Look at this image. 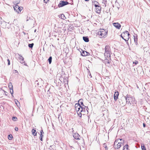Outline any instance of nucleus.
<instances>
[{
    "label": "nucleus",
    "mask_w": 150,
    "mask_h": 150,
    "mask_svg": "<svg viewBox=\"0 0 150 150\" xmlns=\"http://www.w3.org/2000/svg\"><path fill=\"white\" fill-rule=\"evenodd\" d=\"M107 33L108 31L103 29H100V30L98 32V34L100 38L106 37Z\"/></svg>",
    "instance_id": "obj_1"
},
{
    "label": "nucleus",
    "mask_w": 150,
    "mask_h": 150,
    "mask_svg": "<svg viewBox=\"0 0 150 150\" xmlns=\"http://www.w3.org/2000/svg\"><path fill=\"white\" fill-rule=\"evenodd\" d=\"M19 2L16 3V5L13 6V8L14 10L18 13L20 12L23 9V8L22 7H20L18 5H17V4H19Z\"/></svg>",
    "instance_id": "obj_2"
},
{
    "label": "nucleus",
    "mask_w": 150,
    "mask_h": 150,
    "mask_svg": "<svg viewBox=\"0 0 150 150\" xmlns=\"http://www.w3.org/2000/svg\"><path fill=\"white\" fill-rule=\"evenodd\" d=\"M69 4V2L67 1H60L59 3L58 4V6L59 8L61 7Z\"/></svg>",
    "instance_id": "obj_3"
},
{
    "label": "nucleus",
    "mask_w": 150,
    "mask_h": 150,
    "mask_svg": "<svg viewBox=\"0 0 150 150\" xmlns=\"http://www.w3.org/2000/svg\"><path fill=\"white\" fill-rule=\"evenodd\" d=\"M126 102H128V103H130L132 101V98L130 95H127L125 97Z\"/></svg>",
    "instance_id": "obj_4"
},
{
    "label": "nucleus",
    "mask_w": 150,
    "mask_h": 150,
    "mask_svg": "<svg viewBox=\"0 0 150 150\" xmlns=\"http://www.w3.org/2000/svg\"><path fill=\"white\" fill-rule=\"evenodd\" d=\"M81 115H82V114L84 115L86 113V110L85 109V108H86V106H85V105H81Z\"/></svg>",
    "instance_id": "obj_5"
},
{
    "label": "nucleus",
    "mask_w": 150,
    "mask_h": 150,
    "mask_svg": "<svg viewBox=\"0 0 150 150\" xmlns=\"http://www.w3.org/2000/svg\"><path fill=\"white\" fill-rule=\"evenodd\" d=\"M19 58L20 60V62L21 63L24 65H26L25 63V62L24 60L23 57L21 55H19Z\"/></svg>",
    "instance_id": "obj_6"
},
{
    "label": "nucleus",
    "mask_w": 150,
    "mask_h": 150,
    "mask_svg": "<svg viewBox=\"0 0 150 150\" xmlns=\"http://www.w3.org/2000/svg\"><path fill=\"white\" fill-rule=\"evenodd\" d=\"M123 144V142H119L116 145H114V147L115 149H118L120 147L121 145H122Z\"/></svg>",
    "instance_id": "obj_7"
},
{
    "label": "nucleus",
    "mask_w": 150,
    "mask_h": 150,
    "mask_svg": "<svg viewBox=\"0 0 150 150\" xmlns=\"http://www.w3.org/2000/svg\"><path fill=\"white\" fill-rule=\"evenodd\" d=\"M95 7H96V12L97 13H100L101 8V7L98 6V5H95Z\"/></svg>",
    "instance_id": "obj_8"
},
{
    "label": "nucleus",
    "mask_w": 150,
    "mask_h": 150,
    "mask_svg": "<svg viewBox=\"0 0 150 150\" xmlns=\"http://www.w3.org/2000/svg\"><path fill=\"white\" fill-rule=\"evenodd\" d=\"M81 55L83 56H86L90 55L89 53L84 50H82V52H81Z\"/></svg>",
    "instance_id": "obj_9"
},
{
    "label": "nucleus",
    "mask_w": 150,
    "mask_h": 150,
    "mask_svg": "<svg viewBox=\"0 0 150 150\" xmlns=\"http://www.w3.org/2000/svg\"><path fill=\"white\" fill-rule=\"evenodd\" d=\"M113 25L118 29H120L121 27L120 24L118 23H113Z\"/></svg>",
    "instance_id": "obj_10"
},
{
    "label": "nucleus",
    "mask_w": 150,
    "mask_h": 150,
    "mask_svg": "<svg viewBox=\"0 0 150 150\" xmlns=\"http://www.w3.org/2000/svg\"><path fill=\"white\" fill-rule=\"evenodd\" d=\"M81 105H80L79 106V107L78 108V109L77 110H76L77 114L80 117H81Z\"/></svg>",
    "instance_id": "obj_11"
},
{
    "label": "nucleus",
    "mask_w": 150,
    "mask_h": 150,
    "mask_svg": "<svg viewBox=\"0 0 150 150\" xmlns=\"http://www.w3.org/2000/svg\"><path fill=\"white\" fill-rule=\"evenodd\" d=\"M104 54L106 59L108 60L109 59H110V53H105Z\"/></svg>",
    "instance_id": "obj_12"
},
{
    "label": "nucleus",
    "mask_w": 150,
    "mask_h": 150,
    "mask_svg": "<svg viewBox=\"0 0 150 150\" xmlns=\"http://www.w3.org/2000/svg\"><path fill=\"white\" fill-rule=\"evenodd\" d=\"M73 136L74 138L77 140L79 139V137H80V135H79V134L77 133H75L73 134Z\"/></svg>",
    "instance_id": "obj_13"
},
{
    "label": "nucleus",
    "mask_w": 150,
    "mask_h": 150,
    "mask_svg": "<svg viewBox=\"0 0 150 150\" xmlns=\"http://www.w3.org/2000/svg\"><path fill=\"white\" fill-rule=\"evenodd\" d=\"M119 95L118 92L117 91V92H115L114 95V99L115 101H116L118 98V96Z\"/></svg>",
    "instance_id": "obj_14"
},
{
    "label": "nucleus",
    "mask_w": 150,
    "mask_h": 150,
    "mask_svg": "<svg viewBox=\"0 0 150 150\" xmlns=\"http://www.w3.org/2000/svg\"><path fill=\"white\" fill-rule=\"evenodd\" d=\"M105 53H110V47L106 45L105 46Z\"/></svg>",
    "instance_id": "obj_15"
},
{
    "label": "nucleus",
    "mask_w": 150,
    "mask_h": 150,
    "mask_svg": "<svg viewBox=\"0 0 150 150\" xmlns=\"http://www.w3.org/2000/svg\"><path fill=\"white\" fill-rule=\"evenodd\" d=\"M122 33H124V35L125 36V37H129V36L130 35L129 33H128L127 31H125Z\"/></svg>",
    "instance_id": "obj_16"
},
{
    "label": "nucleus",
    "mask_w": 150,
    "mask_h": 150,
    "mask_svg": "<svg viewBox=\"0 0 150 150\" xmlns=\"http://www.w3.org/2000/svg\"><path fill=\"white\" fill-rule=\"evenodd\" d=\"M83 40L86 42H88L89 41V38L87 36H83Z\"/></svg>",
    "instance_id": "obj_17"
},
{
    "label": "nucleus",
    "mask_w": 150,
    "mask_h": 150,
    "mask_svg": "<svg viewBox=\"0 0 150 150\" xmlns=\"http://www.w3.org/2000/svg\"><path fill=\"white\" fill-rule=\"evenodd\" d=\"M83 99H79V100L78 103H79V105H80L82 106L84 105H83Z\"/></svg>",
    "instance_id": "obj_18"
},
{
    "label": "nucleus",
    "mask_w": 150,
    "mask_h": 150,
    "mask_svg": "<svg viewBox=\"0 0 150 150\" xmlns=\"http://www.w3.org/2000/svg\"><path fill=\"white\" fill-rule=\"evenodd\" d=\"M31 132L32 133V134L34 136L37 135V132L36 131L35 129H33L31 131Z\"/></svg>",
    "instance_id": "obj_19"
},
{
    "label": "nucleus",
    "mask_w": 150,
    "mask_h": 150,
    "mask_svg": "<svg viewBox=\"0 0 150 150\" xmlns=\"http://www.w3.org/2000/svg\"><path fill=\"white\" fill-rule=\"evenodd\" d=\"M128 144H126L124 146L123 149V150H129L128 149Z\"/></svg>",
    "instance_id": "obj_20"
},
{
    "label": "nucleus",
    "mask_w": 150,
    "mask_h": 150,
    "mask_svg": "<svg viewBox=\"0 0 150 150\" xmlns=\"http://www.w3.org/2000/svg\"><path fill=\"white\" fill-rule=\"evenodd\" d=\"M52 57L51 56H50L48 59V61L50 64H51L52 62Z\"/></svg>",
    "instance_id": "obj_21"
},
{
    "label": "nucleus",
    "mask_w": 150,
    "mask_h": 150,
    "mask_svg": "<svg viewBox=\"0 0 150 150\" xmlns=\"http://www.w3.org/2000/svg\"><path fill=\"white\" fill-rule=\"evenodd\" d=\"M80 105H79V103H76L75 105V108L76 110H77L78 109V108L79 107V106H80Z\"/></svg>",
    "instance_id": "obj_22"
},
{
    "label": "nucleus",
    "mask_w": 150,
    "mask_h": 150,
    "mask_svg": "<svg viewBox=\"0 0 150 150\" xmlns=\"http://www.w3.org/2000/svg\"><path fill=\"white\" fill-rule=\"evenodd\" d=\"M60 18L64 20L66 18L64 15L63 14H61Z\"/></svg>",
    "instance_id": "obj_23"
},
{
    "label": "nucleus",
    "mask_w": 150,
    "mask_h": 150,
    "mask_svg": "<svg viewBox=\"0 0 150 150\" xmlns=\"http://www.w3.org/2000/svg\"><path fill=\"white\" fill-rule=\"evenodd\" d=\"M8 86L9 89H13V86L11 83H9Z\"/></svg>",
    "instance_id": "obj_24"
},
{
    "label": "nucleus",
    "mask_w": 150,
    "mask_h": 150,
    "mask_svg": "<svg viewBox=\"0 0 150 150\" xmlns=\"http://www.w3.org/2000/svg\"><path fill=\"white\" fill-rule=\"evenodd\" d=\"M92 3L93 4H94V5L95 6V5H98V4H99L98 2L96 1H92Z\"/></svg>",
    "instance_id": "obj_25"
},
{
    "label": "nucleus",
    "mask_w": 150,
    "mask_h": 150,
    "mask_svg": "<svg viewBox=\"0 0 150 150\" xmlns=\"http://www.w3.org/2000/svg\"><path fill=\"white\" fill-rule=\"evenodd\" d=\"M137 35L136 36L134 35V42H135V43H137Z\"/></svg>",
    "instance_id": "obj_26"
},
{
    "label": "nucleus",
    "mask_w": 150,
    "mask_h": 150,
    "mask_svg": "<svg viewBox=\"0 0 150 150\" xmlns=\"http://www.w3.org/2000/svg\"><path fill=\"white\" fill-rule=\"evenodd\" d=\"M34 43H32L31 44H29L28 45V46L30 48H32L33 45H34Z\"/></svg>",
    "instance_id": "obj_27"
},
{
    "label": "nucleus",
    "mask_w": 150,
    "mask_h": 150,
    "mask_svg": "<svg viewBox=\"0 0 150 150\" xmlns=\"http://www.w3.org/2000/svg\"><path fill=\"white\" fill-rule=\"evenodd\" d=\"M103 146L105 148V150H108V148L107 147V145L105 143H104L103 144Z\"/></svg>",
    "instance_id": "obj_28"
},
{
    "label": "nucleus",
    "mask_w": 150,
    "mask_h": 150,
    "mask_svg": "<svg viewBox=\"0 0 150 150\" xmlns=\"http://www.w3.org/2000/svg\"><path fill=\"white\" fill-rule=\"evenodd\" d=\"M12 138V135L11 134H9L8 136V138L10 140H11Z\"/></svg>",
    "instance_id": "obj_29"
},
{
    "label": "nucleus",
    "mask_w": 150,
    "mask_h": 150,
    "mask_svg": "<svg viewBox=\"0 0 150 150\" xmlns=\"http://www.w3.org/2000/svg\"><path fill=\"white\" fill-rule=\"evenodd\" d=\"M119 101L120 105H124V104H123V103L122 102V100H121L120 99H119Z\"/></svg>",
    "instance_id": "obj_30"
},
{
    "label": "nucleus",
    "mask_w": 150,
    "mask_h": 150,
    "mask_svg": "<svg viewBox=\"0 0 150 150\" xmlns=\"http://www.w3.org/2000/svg\"><path fill=\"white\" fill-rule=\"evenodd\" d=\"M12 119L14 121H16L17 120V118L16 117H13Z\"/></svg>",
    "instance_id": "obj_31"
},
{
    "label": "nucleus",
    "mask_w": 150,
    "mask_h": 150,
    "mask_svg": "<svg viewBox=\"0 0 150 150\" xmlns=\"http://www.w3.org/2000/svg\"><path fill=\"white\" fill-rule=\"evenodd\" d=\"M121 37L123 39H124V38H125V36L124 35V33H122L120 35Z\"/></svg>",
    "instance_id": "obj_32"
},
{
    "label": "nucleus",
    "mask_w": 150,
    "mask_h": 150,
    "mask_svg": "<svg viewBox=\"0 0 150 150\" xmlns=\"http://www.w3.org/2000/svg\"><path fill=\"white\" fill-rule=\"evenodd\" d=\"M118 139L117 140L115 141L114 143V145H116L117 144V143H119V142H118Z\"/></svg>",
    "instance_id": "obj_33"
},
{
    "label": "nucleus",
    "mask_w": 150,
    "mask_h": 150,
    "mask_svg": "<svg viewBox=\"0 0 150 150\" xmlns=\"http://www.w3.org/2000/svg\"><path fill=\"white\" fill-rule=\"evenodd\" d=\"M141 148L142 150H146V148L144 145L142 146Z\"/></svg>",
    "instance_id": "obj_34"
},
{
    "label": "nucleus",
    "mask_w": 150,
    "mask_h": 150,
    "mask_svg": "<svg viewBox=\"0 0 150 150\" xmlns=\"http://www.w3.org/2000/svg\"><path fill=\"white\" fill-rule=\"evenodd\" d=\"M86 110V113H88V110H89L88 107L86 106V108H85Z\"/></svg>",
    "instance_id": "obj_35"
},
{
    "label": "nucleus",
    "mask_w": 150,
    "mask_h": 150,
    "mask_svg": "<svg viewBox=\"0 0 150 150\" xmlns=\"http://www.w3.org/2000/svg\"><path fill=\"white\" fill-rule=\"evenodd\" d=\"M125 39L124 38L123 40H124L126 42H127V41L128 40L129 38V37H125Z\"/></svg>",
    "instance_id": "obj_36"
},
{
    "label": "nucleus",
    "mask_w": 150,
    "mask_h": 150,
    "mask_svg": "<svg viewBox=\"0 0 150 150\" xmlns=\"http://www.w3.org/2000/svg\"><path fill=\"white\" fill-rule=\"evenodd\" d=\"M10 89V92L11 94V95H13V89Z\"/></svg>",
    "instance_id": "obj_37"
},
{
    "label": "nucleus",
    "mask_w": 150,
    "mask_h": 150,
    "mask_svg": "<svg viewBox=\"0 0 150 150\" xmlns=\"http://www.w3.org/2000/svg\"><path fill=\"white\" fill-rule=\"evenodd\" d=\"M33 17H31V18H30V17H29V18H28V17H27V20H26V21H28L29 20V19L30 20H32V18Z\"/></svg>",
    "instance_id": "obj_38"
},
{
    "label": "nucleus",
    "mask_w": 150,
    "mask_h": 150,
    "mask_svg": "<svg viewBox=\"0 0 150 150\" xmlns=\"http://www.w3.org/2000/svg\"><path fill=\"white\" fill-rule=\"evenodd\" d=\"M133 64H134L136 65L138 64V61H135V62H133Z\"/></svg>",
    "instance_id": "obj_39"
},
{
    "label": "nucleus",
    "mask_w": 150,
    "mask_h": 150,
    "mask_svg": "<svg viewBox=\"0 0 150 150\" xmlns=\"http://www.w3.org/2000/svg\"><path fill=\"white\" fill-rule=\"evenodd\" d=\"M7 62H8V65H10V61L9 59H7Z\"/></svg>",
    "instance_id": "obj_40"
},
{
    "label": "nucleus",
    "mask_w": 150,
    "mask_h": 150,
    "mask_svg": "<svg viewBox=\"0 0 150 150\" xmlns=\"http://www.w3.org/2000/svg\"><path fill=\"white\" fill-rule=\"evenodd\" d=\"M44 2L46 3H47L49 1V0H44Z\"/></svg>",
    "instance_id": "obj_41"
},
{
    "label": "nucleus",
    "mask_w": 150,
    "mask_h": 150,
    "mask_svg": "<svg viewBox=\"0 0 150 150\" xmlns=\"http://www.w3.org/2000/svg\"><path fill=\"white\" fill-rule=\"evenodd\" d=\"M15 129L16 131H18V128L17 127H15Z\"/></svg>",
    "instance_id": "obj_42"
},
{
    "label": "nucleus",
    "mask_w": 150,
    "mask_h": 150,
    "mask_svg": "<svg viewBox=\"0 0 150 150\" xmlns=\"http://www.w3.org/2000/svg\"><path fill=\"white\" fill-rule=\"evenodd\" d=\"M120 141H121V142H123V143L124 140L122 139H120Z\"/></svg>",
    "instance_id": "obj_43"
},
{
    "label": "nucleus",
    "mask_w": 150,
    "mask_h": 150,
    "mask_svg": "<svg viewBox=\"0 0 150 150\" xmlns=\"http://www.w3.org/2000/svg\"><path fill=\"white\" fill-rule=\"evenodd\" d=\"M42 137H43L42 134H40V138H42Z\"/></svg>",
    "instance_id": "obj_44"
},
{
    "label": "nucleus",
    "mask_w": 150,
    "mask_h": 150,
    "mask_svg": "<svg viewBox=\"0 0 150 150\" xmlns=\"http://www.w3.org/2000/svg\"><path fill=\"white\" fill-rule=\"evenodd\" d=\"M42 133H44L43 132V130H42H42H41V131H40V134H42Z\"/></svg>",
    "instance_id": "obj_45"
},
{
    "label": "nucleus",
    "mask_w": 150,
    "mask_h": 150,
    "mask_svg": "<svg viewBox=\"0 0 150 150\" xmlns=\"http://www.w3.org/2000/svg\"><path fill=\"white\" fill-rule=\"evenodd\" d=\"M143 126L144 127H145L146 126V124L145 123H143Z\"/></svg>",
    "instance_id": "obj_46"
},
{
    "label": "nucleus",
    "mask_w": 150,
    "mask_h": 150,
    "mask_svg": "<svg viewBox=\"0 0 150 150\" xmlns=\"http://www.w3.org/2000/svg\"><path fill=\"white\" fill-rule=\"evenodd\" d=\"M40 140H41V141H43L42 138H40Z\"/></svg>",
    "instance_id": "obj_47"
},
{
    "label": "nucleus",
    "mask_w": 150,
    "mask_h": 150,
    "mask_svg": "<svg viewBox=\"0 0 150 150\" xmlns=\"http://www.w3.org/2000/svg\"><path fill=\"white\" fill-rule=\"evenodd\" d=\"M85 1H89V0H84Z\"/></svg>",
    "instance_id": "obj_48"
},
{
    "label": "nucleus",
    "mask_w": 150,
    "mask_h": 150,
    "mask_svg": "<svg viewBox=\"0 0 150 150\" xmlns=\"http://www.w3.org/2000/svg\"><path fill=\"white\" fill-rule=\"evenodd\" d=\"M15 72H16V73L18 72V71H17L15 70Z\"/></svg>",
    "instance_id": "obj_49"
},
{
    "label": "nucleus",
    "mask_w": 150,
    "mask_h": 150,
    "mask_svg": "<svg viewBox=\"0 0 150 150\" xmlns=\"http://www.w3.org/2000/svg\"><path fill=\"white\" fill-rule=\"evenodd\" d=\"M36 29H35V31H34V32H36Z\"/></svg>",
    "instance_id": "obj_50"
}]
</instances>
